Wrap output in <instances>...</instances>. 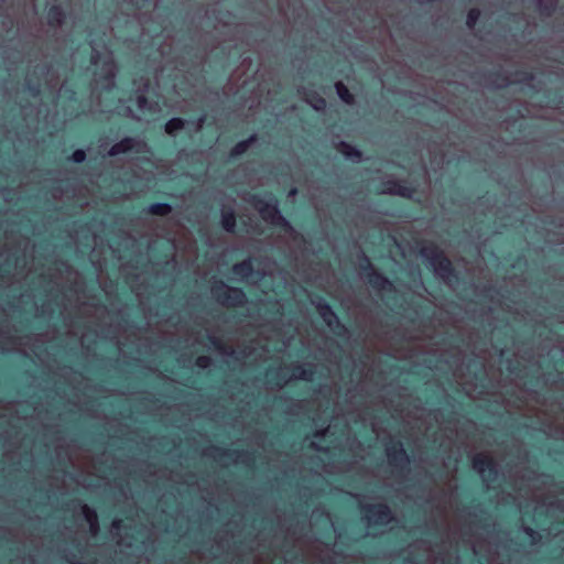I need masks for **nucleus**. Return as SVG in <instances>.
Returning <instances> with one entry per match:
<instances>
[{"instance_id":"nucleus-15","label":"nucleus","mask_w":564,"mask_h":564,"mask_svg":"<svg viewBox=\"0 0 564 564\" xmlns=\"http://www.w3.org/2000/svg\"><path fill=\"white\" fill-rule=\"evenodd\" d=\"M48 15L51 22H54L56 24H59L62 22V11L57 7L52 8L50 10Z\"/></svg>"},{"instance_id":"nucleus-24","label":"nucleus","mask_w":564,"mask_h":564,"mask_svg":"<svg viewBox=\"0 0 564 564\" xmlns=\"http://www.w3.org/2000/svg\"><path fill=\"white\" fill-rule=\"evenodd\" d=\"M145 102H147V99H145V97H144V96H140V97L138 98V104H139V107H140V108H143V106L145 105Z\"/></svg>"},{"instance_id":"nucleus-27","label":"nucleus","mask_w":564,"mask_h":564,"mask_svg":"<svg viewBox=\"0 0 564 564\" xmlns=\"http://www.w3.org/2000/svg\"><path fill=\"white\" fill-rule=\"evenodd\" d=\"M295 194H296V189H292V191L290 192V196H294Z\"/></svg>"},{"instance_id":"nucleus-10","label":"nucleus","mask_w":564,"mask_h":564,"mask_svg":"<svg viewBox=\"0 0 564 564\" xmlns=\"http://www.w3.org/2000/svg\"><path fill=\"white\" fill-rule=\"evenodd\" d=\"M183 128H184V121L182 119H180V118L171 119L165 124V131L169 134H174L176 131H178V130H181Z\"/></svg>"},{"instance_id":"nucleus-28","label":"nucleus","mask_w":564,"mask_h":564,"mask_svg":"<svg viewBox=\"0 0 564 564\" xmlns=\"http://www.w3.org/2000/svg\"><path fill=\"white\" fill-rule=\"evenodd\" d=\"M329 432V427H327L325 431H324V434H327Z\"/></svg>"},{"instance_id":"nucleus-16","label":"nucleus","mask_w":564,"mask_h":564,"mask_svg":"<svg viewBox=\"0 0 564 564\" xmlns=\"http://www.w3.org/2000/svg\"><path fill=\"white\" fill-rule=\"evenodd\" d=\"M388 191L390 193L399 194V195H402V196H409L410 195V191L406 187L398 185V184H394L392 187H389Z\"/></svg>"},{"instance_id":"nucleus-11","label":"nucleus","mask_w":564,"mask_h":564,"mask_svg":"<svg viewBox=\"0 0 564 564\" xmlns=\"http://www.w3.org/2000/svg\"><path fill=\"white\" fill-rule=\"evenodd\" d=\"M318 310H319V314L323 317V319L325 321V323L329 327H333L334 322H336V319H337L335 314L327 306H321V307H318Z\"/></svg>"},{"instance_id":"nucleus-5","label":"nucleus","mask_w":564,"mask_h":564,"mask_svg":"<svg viewBox=\"0 0 564 564\" xmlns=\"http://www.w3.org/2000/svg\"><path fill=\"white\" fill-rule=\"evenodd\" d=\"M474 469L484 476L486 471H492V459L487 454H478L473 459Z\"/></svg>"},{"instance_id":"nucleus-21","label":"nucleus","mask_w":564,"mask_h":564,"mask_svg":"<svg viewBox=\"0 0 564 564\" xmlns=\"http://www.w3.org/2000/svg\"><path fill=\"white\" fill-rule=\"evenodd\" d=\"M85 158H86V154L83 150H77L73 154V159L76 162H83L85 160Z\"/></svg>"},{"instance_id":"nucleus-2","label":"nucleus","mask_w":564,"mask_h":564,"mask_svg":"<svg viewBox=\"0 0 564 564\" xmlns=\"http://www.w3.org/2000/svg\"><path fill=\"white\" fill-rule=\"evenodd\" d=\"M366 517L369 524H384L391 520V512L384 505H376L367 509Z\"/></svg>"},{"instance_id":"nucleus-23","label":"nucleus","mask_w":564,"mask_h":564,"mask_svg":"<svg viewBox=\"0 0 564 564\" xmlns=\"http://www.w3.org/2000/svg\"><path fill=\"white\" fill-rule=\"evenodd\" d=\"M539 2L547 9L549 7L554 6L555 0H539Z\"/></svg>"},{"instance_id":"nucleus-6","label":"nucleus","mask_w":564,"mask_h":564,"mask_svg":"<svg viewBox=\"0 0 564 564\" xmlns=\"http://www.w3.org/2000/svg\"><path fill=\"white\" fill-rule=\"evenodd\" d=\"M387 454L391 464L403 465L408 462L406 454L400 444L388 447Z\"/></svg>"},{"instance_id":"nucleus-8","label":"nucleus","mask_w":564,"mask_h":564,"mask_svg":"<svg viewBox=\"0 0 564 564\" xmlns=\"http://www.w3.org/2000/svg\"><path fill=\"white\" fill-rule=\"evenodd\" d=\"M221 224L227 231H231L236 225V219L232 210L223 209Z\"/></svg>"},{"instance_id":"nucleus-22","label":"nucleus","mask_w":564,"mask_h":564,"mask_svg":"<svg viewBox=\"0 0 564 564\" xmlns=\"http://www.w3.org/2000/svg\"><path fill=\"white\" fill-rule=\"evenodd\" d=\"M438 264L442 269L447 270L451 265V262L447 259H441Z\"/></svg>"},{"instance_id":"nucleus-17","label":"nucleus","mask_w":564,"mask_h":564,"mask_svg":"<svg viewBox=\"0 0 564 564\" xmlns=\"http://www.w3.org/2000/svg\"><path fill=\"white\" fill-rule=\"evenodd\" d=\"M479 14H480L479 11L476 10V9H473V10L469 11L468 17H467V25L469 28L474 26V24L476 23Z\"/></svg>"},{"instance_id":"nucleus-20","label":"nucleus","mask_w":564,"mask_h":564,"mask_svg":"<svg viewBox=\"0 0 564 564\" xmlns=\"http://www.w3.org/2000/svg\"><path fill=\"white\" fill-rule=\"evenodd\" d=\"M196 364L199 368H207L210 365V358L206 356H200L197 358Z\"/></svg>"},{"instance_id":"nucleus-7","label":"nucleus","mask_w":564,"mask_h":564,"mask_svg":"<svg viewBox=\"0 0 564 564\" xmlns=\"http://www.w3.org/2000/svg\"><path fill=\"white\" fill-rule=\"evenodd\" d=\"M82 509H83V513L85 516L86 521L89 523L90 532L93 535H95L98 530L97 514L88 506H83Z\"/></svg>"},{"instance_id":"nucleus-12","label":"nucleus","mask_w":564,"mask_h":564,"mask_svg":"<svg viewBox=\"0 0 564 564\" xmlns=\"http://www.w3.org/2000/svg\"><path fill=\"white\" fill-rule=\"evenodd\" d=\"M339 151L349 159H359L360 153L347 143L339 144Z\"/></svg>"},{"instance_id":"nucleus-4","label":"nucleus","mask_w":564,"mask_h":564,"mask_svg":"<svg viewBox=\"0 0 564 564\" xmlns=\"http://www.w3.org/2000/svg\"><path fill=\"white\" fill-rule=\"evenodd\" d=\"M254 208L259 212L261 217L271 223H275L281 219L278 208L275 205L267 203L262 199H257L254 202Z\"/></svg>"},{"instance_id":"nucleus-1","label":"nucleus","mask_w":564,"mask_h":564,"mask_svg":"<svg viewBox=\"0 0 564 564\" xmlns=\"http://www.w3.org/2000/svg\"><path fill=\"white\" fill-rule=\"evenodd\" d=\"M213 293L217 301L227 306H236L243 302L245 294L241 290L229 288L223 283L213 288Z\"/></svg>"},{"instance_id":"nucleus-19","label":"nucleus","mask_w":564,"mask_h":564,"mask_svg":"<svg viewBox=\"0 0 564 564\" xmlns=\"http://www.w3.org/2000/svg\"><path fill=\"white\" fill-rule=\"evenodd\" d=\"M250 141H253V138H251L249 141H245V142H240V143H238V144L235 147L234 151H232V152H234V154L238 155V154L243 153V152L247 150V148H248V143H249Z\"/></svg>"},{"instance_id":"nucleus-25","label":"nucleus","mask_w":564,"mask_h":564,"mask_svg":"<svg viewBox=\"0 0 564 564\" xmlns=\"http://www.w3.org/2000/svg\"><path fill=\"white\" fill-rule=\"evenodd\" d=\"M324 105H325V101H324L323 99H321V100H318V104H317V105H315V108H316V109H319V108H321L322 106H324Z\"/></svg>"},{"instance_id":"nucleus-3","label":"nucleus","mask_w":564,"mask_h":564,"mask_svg":"<svg viewBox=\"0 0 564 564\" xmlns=\"http://www.w3.org/2000/svg\"><path fill=\"white\" fill-rule=\"evenodd\" d=\"M147 148V144L142 141H137L132 138H124L120 142L113 144L109 150V155L115 156L121 153H126L130 150L135 149L137 152H142Z\"/></svg>"},{"instance_id":"nucleus-13","label":"nucleus","mask_w":564,"mask_h":564,"mask_svg":"<svg viewBox=\"0 0 564 564\" xmlns=\"http://www.w3.org/2000/svg\"><path fill=\"white\" fill-rule=\"evenodd\" d=\"M171 212V207L166 204H154L150 207V213L153 215L165 216Z\"/></svg>"},{"instance_id":"nucleus-14","label":"nucleus","mask_w":564,"mask_h":564,"mask_svg":"<svg viewBox=\"0 0 564 564\" xmlns=\"http://www.w3.org/2000/svg\"><path fill=\"white\" fill-rule=\"evenodd\" d=\"M251 264L248 261H243L239 264H235L234 272L238 275H248L251 271Z\"/></svg>"},{"instance_id":"nucleus-9","label":"nucleus","mask_w":564,"mask_h":564,"mask_svg":"<svg viewBox=\"0 0 564 564\" xmlns=\"http://www.w3.org/2000/svg\"><path fill=\"white\" fill-rule=\"evenodd\" d=\"M336 90L338 96L347 104H351L354 101L352 95L349 93L348 88L341 83H336Z\"/></svg>"},{"instance_id":"nucleus-26","label":"nucleus","mask_w":564,"mask_h":564,"mask_svg":"<svg viewBox=\"0 0 564 564\" xmlns=\"http://www.w3.org/2000/svg\"><path fill=\"white\" fill-rule=\"evenodd\" d=\"M120 523H121L120 520H118V521L116 520V521H113L112 525H113V528L118 529Z\"/></svg>"},{"instance_id":"nucleus-18","label":"nucleus","mask_w":564,"mask_h":564,"mask_svg":"<svg viewBox=\"0 0 564 564\" xmlns=\"http://www.w3.org/2000/svg\"><path fill=\"white\" fill-rule=\"evenodd\" d=\"M299 370V373H294L293 376L297 379H304V380H312V376H313V372L312 370H306V369H297Z\"/></svg>"}]
</instances>
